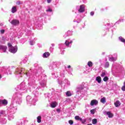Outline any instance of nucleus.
Masks as SVG:
<instances>
[{
    "label": "nucleus",
    "instance_id": "obj_1",
    "mask_svg": "<svg viewBox=\"0 0 125 125\" xmlns=\"http://www.w3.org/2000/svg\"><path fill=\"white\" fill-rule=\"evenodd\" d=\"M22 102V99L18 97L17 94H15L12 98V102L10 105L9 107L11 112L13 114H15L17 111V105H20Z\"/></svg>",
    "mask_w": 125,
    "mask_h": 125
},
{
    "label": "nucleus",
    "instance_id": "obj_2",
    "mask_svg": "<svg viewBox=\"0 0 125 125\" xmlns=\"http://www.w3.org/2000/svg\"><path fill=\"white\" fill-rule=\"evenodd\" d=\"M35 72H36L35 75L36 77H38L39 80L41 78L42 81L40 82V83L42 87H44L46 85V75H43L42 76H41L42 72H43V69L42 67H39L37 70H35Z\"/></svg>",
    "mask_w": 125,
    "mask_h": 125
},
{
    "label": "nucleus",
    "instance_id": "obj_3",
    "mask_svg": "<svg viewBox=\"0 0 125 125\" xmlns=\"http://www.w3.org/2000/svg\"><path fill=\"white\" fill-rule=\"evenodd\" d=\"M17 90L18 91V92L16 93L17 96H18L19 94L21 95V93H25V92H27V86H26L25 83L22 82L20 85H18Z\"/></svg>",
    "mask_w": 125,
    "mask_h": 125
},
{
    "label": "nucleus",
    "instance_id": "obj_4",
    "mask_svg": "<svg viewBox=\"0 0 125 125\" xmlns=\"http://www.w3.org/2000/svg\"><path fill=\"white\" fill-rule=\"evenodd\" d=\"M86 90H87V88L84 87L83 84L79 85L76 88V92L78 94H84L86 92Z\"/></svg>",
    "mask_w": 125,
    "mask_h": 125
},
{
    "label": "nucleus",
    "instance_id": "obj_5",
    "mask_svg": "<svg viewBox=\"0 0 125 125\" xmlns=\"http://www.w3.org/2000/svg\"><path fill=\"white\" fill-rule=\"evenodd\" d=\"M61 77L62 78L61 80L59 81V84H64L65 85H70V81H68L67 79H66L65 77V75L64 74H61Z\"/></svg>",
    "mask_w": 125,
    "mask_h": 125
},
{
    "label": "nucleus",
    "instance_id": "obj_6",
    "mask_svg": "<svg viewBox=\"0 0 125 125\" xmlns=\"http://www.w3.org/2000/svg\"><path fill=\"white\" fill-rule=\"evenodd\" d=\"M36 102H37V100L33 99L31 97V96H27L26 97V103L28 106H32L36 105Z\"/></svg>",
    "mask_w": 125,
    "mask_h": 125
},
{
    "label": "nucleus",
    "instance_id": "obj_7",
    "mask_svg": "<svg viewBox=\"0 0 125 125\" xmlns=\"http://www.w3.org/2000/svg\"><path fill=\"white\" fill-rule=\"evenodd\" d=\"M76 9L78 11V13H83L85 11V6L84 4L76 6Z\"/></svg>",
    "mask_w": 125,
    "mask_h": 125
},
{
    "label": "nucleus",
    "instance_id": "obj_8",
    "mask_svg": "<svg viewBox=\"0 0 125 125\" xmlns=\"http://www.w3.org/2000/svg\"><path fill=\"white\" fill-rule=\"evenodd\" d=\"M13 114L11 112V110H8L7 112V117L9 121H11L14 119V116H13Z\"/></svg>",
    "mask_w": 125,
    "mask_h": 125
},
{
    "label": "nucleus",
    "instance_id": "obj_9",
    "mask_svg": "<svg viewBox=\"0 0 125 125\" xmlns=\"http://www.w3.org/2000/svg\"><path fill=\"white\" fill-rule=\"evenodd\" d=\"M24 72V68H18L16 69L15 75H19L21 76V74Z\"/></svg>",
    "mask_w": 125,
    "mask_h": 125
},
{
    "label": "nucleus",
    "instance_id": "obj_10",
    "mask_svg": "<svg viewBox=\"0 0 125 125\" xmlns=\"http://www.w3.org/2000/svg\"><path fill=\"white\" fill-rule=\"evenodd\" d=\"M58 63L59 62H52L49 65V69L51 70H52V69H55V68H56L58 65Z\"/></svg>",
    "mask_w": 125,
    "mask_h": 125
},
{
    "label": "nucleus",
    "instance_id": "obj_11",
    "mask_svg": "<svg viewBox=\"0 0 125 125\" xmlns=\"http://www.w3.org/2000/svg\"><path fill=\"white\" fill-rule=\"evenodd\" d=\"M17 50H18L17 46L11 47L9 49V51L10 52H11V53H16V52H17Z\"/></svg>",
    "mask_w": 125,
    "mask_h": 125
},
{
    "label": "nucleus",
    "instance_id": "obj_12",
    "mask_svg": "<svg viewBox=\"0 0 125 125\" xmlns=\"http://www.w3.org/2000/svg\"><path fill=\"white\" fill-rule=\"evenodd\" d=\"M10 23L13 26H17L20 24V21L17 19H14L10 22Z\"/></svg>",
    "mask_w": 125,
    "mask_h": 125
},
{
    "label": "nucleus",
    "instance_id": "obj_13",
    "mask_svg": "<svg viewBox=\"0 0 125 125\" xmlns=\"http://www.w3.org/2000/svg\"><path fill=\"white\" fill-rule=\"evenodd\" d=\"M32 76H31L30 77V80H32L31 82H30V83H28V84H29V88H31V86H33V85H34V84H35V83L36 82V80H35V77H32Z\"/></svg>",
    "mask_w": 125,
    "mask_h": 125
},
{
    "label": "nucleus",
    "instance_id": "obj_14",
    "mask_svg": "<svg viewBox=\"0 0 125 125\" xmlns=\"http://www.w3.org/2000/svg\"><path fill=\"white\" fill-rule=\"evenodd\" d=\"M73 43V41H70L69 40H66L65 42V44L66 46L67 47H71V45H72V43Z\"/></svg>",
    "mask_w": 125,
    "mask_h": 125
},
{
    "label": "nucleus",
    "instance_id": "obj_15",
    "mask_svg": "<svg viewBox=\"0 0 125 125\" xmlns=\"http://www.w3.org/2000/svg\"><path fill=\"white\" fill-rule=\"evenodd\" d=\"M7 121L5 117L0 118V125H5Z\"/></svg>",
    "mask_w": 125,
    "mask_h": 125
},
{
    "label": "nucleus",
    "instance_id": "obj_16",
    "mask_svg": "<svg viewBox=\"0 0 125 125\" xmlns=\"http://www.w3.org/2000/svg\"><path fill=\"white\" fill-rule=\"evenodd\" d=\"M6 116V111L4 110H0V118H4L7 117Z\"/></svg>",
    "mask_w": 125,
    "mask_h": 125
},
{
    "label": "nucleus",
    "instance_id": "obj_17",
    "mask_svg": "<svg viewBox=\"0 0 125 125\" xmlns=\"http://www.w3.org/2000/svg\"><path fill=\"white\" fill-rule=\"evenodd\" d=\"M7 49V46L3 45H0V50H2L3 52H6Z\"/></svg>",
    "mask_w": 125,
    "mask_h": 125
},
{
    "label": "nucleus",
    "instance_id": "obj_18",
    "mask_svg": "<svg viewBox=\"0 0 125 125\" xmlns=\"http://www.w3.org/2000/svg\"><path fill=\"white\" fill-rule=\"evenodd\" d=\"M98 104V101L96 100H93L91 101L90 105L91 106H94L97 105Z\"/></svg>",
    "mask_w": 125,
    "mask_h": 125
},
{
    "label": "nucleus",
    "instance_id": "obj_19",
    "mask_svg": "<svg viewBox=\"0 0 125 125\" xmlns=\"http://www.w3.org/2000/svg\"><path fill=\"white\" fill-rule=\"evenodd\" d=\"M115 56H116L115 57H109L108 58V60L109 61H111V62H114V61H117V56H118V55H117V54H114Z\"/></svg>",
    "mask_w": 125,
    "mask_h": 125
},
{
    "label": "nucleus",
    "instance_id": "obj_20",
    "mask_svg": "<svg viewBox=\"0 0 125 125\" xmlns=\"http://www.w3.org/2000/svg\"><path fill=\"white\" fill-rule=\"evenodd\" d=\"M26 121H24L23 119H21L19 122H18V125H25L26 124Z\"/></svg>",
    "mask_w": 125,
    "mask_h": 125
},
{
    "label": "nucleus",
    "instance_id": "obj_21",
    "mask_svg": "<svg viewBox=\"0 0 125 125\" xmlns=\"http://www.w3.org/2000/svg\"><path fill=\"white\" fill-rule=\"evenodd\" d=\"M1 105H3V106H6L8 103V102L6 99L1 100Z\"/></svg>",
    "mask_w": 125,
    "mask_h": 125
},
{
    "label": "nucleus",
    "instance_id": "obj_22",
    "mask_svg": "<svg viewBox=\"0 0 125 125\" xmlns=\"http://www.w3.org/2000/svg\"><path fill=\"white\" fill-rule=\"evenodd\" d=\"M35 41H37V38H34L33 40H30L29 44H30V45H34V44L36 43Z\"/></svg>",
    "mask_w": 125,
    "mask_h": 125
},
{
    "label": "nucleus",
    "instance_id": "obj_23",
    "mask_svg": "<svg viewBox=\"0 0 125 125\" xmlns=\"http://www.w3.org/2000/svg\"><path fill=\"white\" fill-rule=\"evenodd\" d=\"M57 106V103L56 102H52L50 104V107L51 108H55Z\"/></svg>",
    "mask_w": 125,
    "mask_h": 125
},
{
    "label": "nucleus",
    "instance_id": "obj_24",
    "mask_svg": "<svg viewBox=\"0 0 125 125\" xmlns=\"http://www.w3.org/2000/svg\"><path fill=\"white\" fill-rule=\"evenodd\" d=\"M59 45V48L61 49V50H62V49H65L66 47L64 44H60Z\"/></svg>",
    "mask_w": 125,
    "mask_h": 125
},
{
    "label": "nucleus",
    "instance_id": "obj_25",
    "mask_svg": "<svg viewBox=\"0 0 125 125\" xmlns=\"http://www.w3.org/2000/svg\"><path fill=\"white\" fill-rule=\"evenodd\" d=\"M106 115L109 118H113V113H111V111H107L106 112Z\"/></svg>",
    "mask_w": 125,
    "mask_h": 125
},
{
    "label": "nucleus",
    "instance_id": "obj_26",
    "mask_svg": "<svg viewBox=\"0 0 125 125\" xmlns=\"http://www.w3.org/2000/svg\"><path fill=\"white\" fill-rule=\"evenodd\" d=\"M16 11H17V7H16V6L12 7V9H11L12 13H15V12H16Z\"/></svg>",
    "mask_w": 125,
    "mask_h": 125
},
{
    "label": "nucleus",
    "instance_id": "obj_27",
    "mask_svg": "<svg viewBox=\"0 0 125 125\" xmlns=\"http://www.w3.org/2000/svg\"><path fill=\"white\" fill-rule=\"evenodd\" d=\"M49 55H50V54L49 52H45L43 54V58H47Z\"/></svg>",
    "mask_w": 125,
    "mask_h": 125
},
{
    "label": "nucleus",
    "instance_id": "obj_28",
    "mask_svg": "<svg viewBox=\"0 0 125 125\" xmlns=\"http://www.w3.org/2000/svg\"><path fill=\"white\" fill-rule=\"evenodd\" d=\"M101 103H103V104H105V103H106V98H102L101 99Z\"/></svg>",
    "mask_w": 125,
    "mask_h": 125
},
{
    "label": "nucleus",
    "instance_id": "obj_29",
    "mask_svg": "<svg viewBox=\"0 0 125 125\" xmlns=\"http://www.w3.org/2000/svg\"><path fill=\"white\" fill-rule=\"evenodd\" d=\"M96 81L98 83H101V77L100 76L96 77Z\"/></svg>",
    "mask_w": 125,
    "mask_h": 125
},
{
    "label": "nucleus",
    "instance_id": "obj_30",
    "mask_svg": "<svg viewBox=\"0 0 125 125\" xmlns=\"http://www.w3.org/2000/svg\"><path fill=\"white\" fill-rule=\"evenodd\" d=\"M114 105H115V106H116V107H119V106H120V105H121V103H120V101H117L114 103Z\"/></svg>",
    "mask_w": 125,
    "mask_h": 125
},
{
    "label": "nucleus",
    "instance_id": "obj_31",
    "mask_svg": "<svg viewBox=\"0 0 125 125\" xmlns=\"http://www.w3.org/2000/svg\"><path fill=\"white\" fill-rule=\"evenodd\" d=\"M109 66H110V64L109 63V62H106L104 63V68H109Z\"/></svg>",
    "mask_w": 125,
    "mask_h": 125
},
{
    "label": "nucleus",
    "instance_id": "obj_32",
    "mask_svg": "<svg viewBox=\"0 0 125 125\" xmlns=\"http://www.w3.org/2000/svg\"><path fill=\"white\" fill-rule=\"evenodd\" d=\"M65 94H66V96H67V97L72 96V93H71V91H67L65 93Z\"/></svg>",
    "mask_w": 125,
    "mask_h": 125
},
{
    "label": "nucleus",
    "instance_id": "obj_33",
    "mask_svg": "<svg viewBox=\"0 0 125 125\" xmlns=\"http://www.w3.org/2000/svg\"><path fill=\"white\" fill-rule=\"evenodd\" d=\"M42 122V116H39L37 117V123H41Z\"/></svg>",
    "mask_w": 125,
    "mask_h": 125
},
{
    "label": "nucleus",
    "instance_id": "obj_34",
    "mask_svg": "<svg viewBox=\"0 0 125 125\" xmlns=\"http://www.w3.org/2000/svg\"><path fill=\"white\" fill-rule=\"evenodd\" d=\"M87 65L89 68H91L92 67L93 63L91 62H88L87 63Z\"/></svg>",
    "mask_w": 125,
    "mask_h": 125
},
{
    "label": "nucleus",
    "instance_id": "obj_35",
    "mask_svg": "<svg viewBox=\"0 0 125 125\" xmlns=\"http://www.w3.org/2000/svg\"><path fill=\"white\" fill-rule=\"evenodd\" d=\"M92 123L93 125H96L97 124V119H94L92 120Z\"/></svg>",
    "mask_w": 125,
    "mask_h": 125
},
{
    "label": "nucleus",
    "instance_id": "obj_36",
    "mask_svg": "<svg viewBox=\"0 0 125 125\" xmlns=\"http://www.w3.org/2000/svg\"><path fill=\"white\" fill-rule=\"evenodd\" d=\"M75 119L76 120V121H82V118H80L79 116H76Z\"/></svg>",
    "mask_w": 125,
    "mask_h": 125
},
{
    "label": "nucleus",
    "instance_id": "obj_37",
    "mask_svg": "<svg viewBox=\"0 0 125 125\" xmlns=\"http://www.w3.org/2000/svg\"><path fill=\"white\" fill-rule=\"evenodd\" d=\"M46 12H52V9L50 8L49 6L48 7V8L46 10Z\"/></svg>",
    "mask_w": 125,
    "mask_h": 125
},
{
    "label": "nucleus",
    "instance_id": "obj_38",
    "mask_svg": "<svg viewBox=\"0 0 125 125\" xmlns=\"http://www.w3.org/2000/svg\"><path fill=\"white\" fill-rule=\"evenodd\" d=\"M122 22H124V19L119 20L115 23V24H120V23H122Z\"/></svg>",
    "mask_w": 125,
    "mask_h": 125
},
{
    "label": "nucleus",
    "instance_id": "obj_39",
    "mask_svg": "<svg viewBox=\"0 0 125 125\" xmlns=\"http://www.w3.org/2000/svg\"><path fill=\"white\" fill-rule=\"evenodd\" d=\"M95 111H96V110L95 109H91L90 110L91 114H92L93 115L95 113Z\"/></svg>",
    "mask_w": 125,
    "mask_h": 125
},
{
    "label": "nucleus",
    "instance_id": "obj_40",
    "mask_svg": "<svg viewBox=\"0 0 125 125\" xmlns=\"http://www.w3.org/2000/svg\"><path fill=\"white\" fill-rule=\"evenodd\" d=\"M108 80H109V78H108V77H107V76L104 77L103 79V81L104 82H107V81H108Z\"/></svg>",
    "mask_w": 125,
    "mask_h": 125
},
{
    "label": "nucleus",
    "instance_id": "obj_41",
    "mask_svg": "<svg viewBox=\"0 0 125 125\" xmlns=\"http://www.w3.org/2000/svg\"><path fill=\"white\" fill-rule=\"evenodd\" d=\"M121 89H122V90H123V91H125V82H124V85L122 87Z\"/></svg>",
    "mask_w": 125,
    "mask_h": 125
},
{
    "label": "nucleus",
    "instance_id": "obj_42",
    "mask_svg": "<svg viewBox=\"0 0 125 125\" xmlns=\"http://www.w3.org/2000/svg\"><path fill=\"white\" fill-rule=\"evenodd\" d=\"M80 122H81L83 124H84L86 122V120L85 119H83L82 118V120H80Z\"/></svg>",
    "mask_w": 125,
    "mask_h": 125
},
{
    "label": "nucleus",
    "instance_id": "obj_43",
    "mask_svg": "<svg viewBox=\"0 0 125 125\" xmlns=\"http://www.w3.org/2000/svg\"><path fill=\"white\" fill-rule=\"evenodd\" d=\"M101 76L102 77H104V76H106V73H105V72H102Z\"/></svg>",
    "mask_w": 125,
    "mask_h": 125
},
{
    "label": "nucleus",
    "instance_id": "obj_44",
    "mask_svg": "<svg viewBox=\"0 0 125 125\" xmlns=\"http://www.w3.org/2000/svg\"><path fill=\"white\" fill-rule=\"evenodd\" d=\"M8 46L9 47V49H10V47H13L12 45L10 43H8Z\"/></svg>",
    "mask_w": 125,
    "mask_h": 125
},
{
    "label": "nucleus",
    "instance_id": "obj_45",
    "mask_svg": "<svg viewBox=\"0 0 125 125\" xmlns=\"http://www.w3.org/2000/svg\"><path fill=\"white\" fill-rule=\"evenodd\" d=\"M68 123H69V125H73V124H74V122H73L72 120H69L68 121Z\"/></svg>",
    "mask_w": 125,
    "mask_h": 125
},
{
    "label": "nucleus",
    "instance_id": "obj_46",
    "mask_svg": "<svg viewBox=\"0 0 125 125\" xmlns=\"http://www.w3.org/2000/svg\"><path fill=\"white\" fill-rule=\"evenodd\" d=\"M90 15L91 16H93V15H94V11H92L90 13Z\"/></svg>",
    "mask_w": 125,
    "mask_h": 125
},
{
    "label": "nucleus",
    "instance_id": "obj_47",
    "mask_svg": "<svg viewBox=\"0 0 125 125\" xmlns=\"http://www.w3.org/2000/svg\"><path fill=\"white\" fill-rule=\"evenodd\" d=\"M11 74H12L11 71L8 70V72H7V75H11Z\"/></svg>",
    "mask_w": 125,
    "mask_h": 125
},
{
    "label": "nucleus",
    "instance_id": "obj_48",
    "mask_svg": "<svg viewBox=\"0 0 125 125\" xmlns=\"http://www.w3.org/2000/svg\"><path fill=\"white\" fill-rule=\"evenodd\" d=\"M4 32H5V30H3V29H2V30H0L1 34H4Z\"/></svg>",
    "mask_w": 125,
    "mask_h": 125
},
{
    "label": "nucleus",
    "instance_id": "obj_49",
    "mask_svg": "<svg viewBox=\"0 0 125 125\" xmlns=\"http://www.w3.org/2000/svg\"><path fill=\"white\" fill-rule=\"evenodd\" d=\"M16 4L18 5L21 4V1H18L16 2Z\"/></svg>",
    "mask_w": 125,
    "mask_h": 125
},
{
    "label": "nucleus",
    "instance_id": "obj_50",
    "mask_svg": "<svg viewBox=\"0 0 125 125\" xmlns=\"http://www.w3.org/2000/svg\"><path fill=\"white\" fill-rule=\"evenodd\" d=\"M73 22H77V23H80V22H81V21H76V20H74Z\"/></svg>",
    "mask_w": 125,
    "mask_h": 125
},
{
    "label": "nucleus",
    "instance_id": "obj_51",
    "mask_svg": "<svg viewBox=\"0 0 125 125\" xmlns=\"http://www.w3.org/2000/svg\"><path fill=\"white\" fill-rule=\"evenodd\" d=\"M34 67H38L39 66V64L38 63H35L34 64Z\"/></svg>",
    "mask_w": 125,
    "mask_h": 125
},
{
    "label": "nucleus",
    "instance_id": "obj_52",
    "mask_svg": "<svg viewBox=\"0 0 125 125\" xmlns=\"http://www.w3.org/2000/svg\"><path fill=\"white\" fill-rule=\"evenodd\" d=\"M47 2L48 3H50V2H51V0H47Z\"/></svg>",
    "mask_w": 125,
    "mask_h": 125
},
{
    "label": "nucleus",
    "instance_id": "obj_53",
    "mask_svg": "<svg viewBox=\"0 0 125 125\" xmlns=\"http://www.w3.org/2000/svg\"><path fill=\"white\" fill-rule=\"evenodd\" d=\"M67 68H68V69L71 68V65H68V66H67Z\"/></svg>",
    "mask_w": 125,
    "mask_h": 125
},
{
    "label": "nucleus",
    "instance_id": "obj_54",
    "mask_svg": "<svg viewBox=\"0 0 125 125\" xmlns=\"http://www.w3.org/2000/svg\"><path fill=\"white\" fill-rule=\"evenodd\" d=\"M57 111L59 113H60V109H57Z\"/></svg>",
    "mask_w": 125,
    "mask_h": 125
},
{
    "label": "nucleus",
    "instance_id": "obj_55",
    "mask_svg": "<svg viewBox=\"0 0 125 125\" xmlns=\"http://www.w3.org/2000/svg\"><path fill=\"white\" fill-rule=\"evenodd\" d=\"M26 76H29V72H27L26 73Z\"/></svg>",
    "mask_w": 125,
    "mask_h": 125
},
{
    "label": "nucleus",
    "instance_id": "obj_56",
    "mask_svg": "<svg viewBox=\"0 0 125 125\" xmlns=\"http://www.w3.org/2000/svg\"><path fill=\"white\" fill-rule=\"evenodd\" d=\"M23 63H26V62H27V61H26V60H23Z\"/></svg>",
    "mask_w": 125,
    "mask_h": 125
},
{
    "label": "nucleus",
    "instance_id": "obj_57",
    "mask_svg": "<svg viewBox=\"0 0 125 125\" xmlns=\"http://www.w3.org/2000/svg\"><path fill=\"white\" fill-rule=\"evenodd\" d=\"M61 54H64V51H62V52L61 53Z\"/></svg>",
    "mask_w": 125,
    "mask_h": 125
},
{
    "label": "nucleus",
    "instance_id": "obj_58",
    "mask_svg": "<svg viewBox=\"0 0 125 125\" xmlns=\"http://www.w3.org/2000/svg\"><path fill=\"white\" fill-rule=\"evenodd\" d=\"M101 11H104V9H101Z\"/></svg>",
    "mask_w": 125,
    "mask_h": 125
},
{
    "label": "nucleus",
    "instance_id": "obj_59",
    "mask_svg": "<svg viewBox=\"0 0 125 125\" xmlns=\"http://www.w3.org/2000/svg\"><path fill=\"white\" fill-rule=\"evenodd\" d=\"M54 45H55V44H54V43L52 44V46H54Z\"/></svg>",
    "mask_w": 125,
    "mask_h": 125
},
{
    "label": "nucleus",
    "instance_id": "obj_60",
    "mask_svg": "<svg viewBox=\"0 0 125 125\" xmlns=\"http://www.w3.org/2000/svg\"><path fill=\"white\" fill-rule=\"evenodd\" d=\"M49 95H50V94H48V95H47L48 97H49Z\"/></svg>",
    "mask_w": 125,
    "mask_h": 125
},
{
    "label": "nucleus",
    "instance_id": "obj_61",
    "mask_svg": "<svg viewBox=\"0 0 125 125\" xmlns=\"http://www.w3.org/2000/svg\"><path fill=\"white\" fill-rule=\"evenodd\" d=\"M92 125V124H88V125Z\"/></svg>",
    "mask_w": 125,
    "mask_h": 125
},
{
    "label": "nucleus",
    "instance_id": "obj_62",
    "mask_svg": "<svg viewBox=\"0 0 125 125\" xmlns=\"http://www.w3.org/2000/svg\"><path fill=\"white\" fill-rule=\"evenodd\" d=\"M1 78V75L0 74V79Z\"/></svg>",
    "mask_w": 125,
    "mask_h": 125
},
{
    "label": "nucleus",
    "instance_id": "obj_63",
    "mask_svg": "<svg viewBox=\"0 0 125 125\" xmlns=\"http://www.w3.org/2000/svg\"><path fill=\"white\" fill-rule=\"evenodd\" d=\"M9 22H10H10H11V21H10V20H9Z\"/></svg>",
    "mask_w": 125,
    "mask_h": 125
},
{
    "label": "nucleus",
    "instance_id": "obj_64",
    "mask_svg": "<svg viewBox=\"0 0 125 125\" xmlns=\"http://www.w3.org/2000/svg\"><path fill=\"white\" fill-rule=\"evenodd\" d=\"M121 69H122V70H124V68L122 67V68H121Z\"/></svg>",
    "mask_w": 125,
    "mask_h": 125
}]
</instances>
